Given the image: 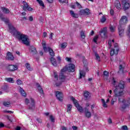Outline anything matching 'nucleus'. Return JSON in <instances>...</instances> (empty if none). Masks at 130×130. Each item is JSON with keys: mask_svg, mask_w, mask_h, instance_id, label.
<instances>
[{"mask_svg": "<svg viewBox=\"0 0 130 130\" xmlns=\"http://www.w3.org/2000/svg\"><path fill=\"white\" fill-rule=\"evenodd\" d=\"M8 27L10 33H11L13 36L17 37L19 40H21L23 43L25 44V45L28 46L30 44L29 42V39L27 36L22 34L20 31H18V30H17V29H16V28L10 23L8 24Z\"/></svg>", "mask_w": 130, "mask_h": 130, "instance_id": "obj_1", "label": "nucleus"}, {"mask_svg": "<svg viewBox=\"0 0 130 130\" xmlns=\"http://www.w3.org/2000/svg\"><path fill=\"white\" fill-rule=\"evenodd\" d=\"M127 17L125 16H123L121 17L119 22V25L118 26L119 35L120 37L123 35V32H124V29L122 28V27H124L126 24H127L128 22Z\"/></svg>", "mask_w": 130, "mask_h": 130, "instance_id": "obj_2", "label": "nucleus"}, {"mask_svg": "<svg viewBox=\"0 0 130 130\" xmlns=\"http://www.w3.org/2000/svg\"><path fill=\"white\" fill-rule=\"evenodd\" d=\"M118 100L120 104V110H121V111H124L125 109L130 105V99L124 100L123 99L119 98Z\"/></svg>", "mask_w": 130, "mask_h": 130, "instance_id": "obj_3", "label": "nucleus"}, {"mask_svg": "<svg viewBox=\"0 0 130 130\" xmlns=\"http://www.w3.org/2000/svg\"><path fill=\"white\" fill-rule=\"evenodd\" d=\"M112 84L115 86L116 89L118 90H123V89H124V85H125L124 81H120L118 85H116V80L115 79H114V78H112Z\"/></svg>", "mask_w": 130, "mask_h": 130, "instance_id": "obj_4", "label": "nucleus"}, {"mask_svg": "<svg viewBox=\"0 0 130 130\" xmlns=\"http://www.w3.org/2000/svg\"><path fill=\"white\" fill-rule=\"evenodd\" d=\"M71 100L73 101L75 107L77 108V110L79 111V112L83 113L84 112V109L83 108V107L81 105H79V103H78V101L77 100L75 99V98L73 96H72L71 98Z\"/></svg>", "mask_w": 130, "mask_h": 130, "instance_id": "obj_5", "label": "nucleus"}, {"mask_svg": "<svg viewBox=\"0 0 130 130\" xmlns=\"http://www.w3.org/2000/svg\"><path fill=\"white\" fill-rule=\"evenodd\" d=\"M118 51H119V47H118V45L117 44H115L114 46V49H111L110 51V55L112 56V55H114V54H118Z\"/></svg>", "mask_w": 130, "mask_h": 130, "instance_id": "obj_6", "label": "nucleus"}, {"mask_svg": "<svg viewBox=\"0 0 130 130\" xmlns=\"http://www.w3.org/2000/svg\"><path fill=\"white\" fill-rule=\"evenodd\" d=\"M128 2H129V0H122V5L123 7V9L124 11L129 9L130 5Z\"/></svg>", "mask_w": 130, "mask_h": 130, "instance_id": "obj_7", "label": "nucleus"}, {"mask_svg": "<svg viewBox=\"0 0 130 130\" xmlns=\"http://www.w3.org/2000/svg\"><path fill=\"white\" fill-rule=\"evenodd\" d=\"M56 97L59 101L62 102L63 101V94L62 92L59 91H56Z\"/></svg>", "mask_w": 130, "mask_h": 130, "instance_id": "obj_8", "label": "nucleus"}, {"mask_svg": "<svg viewBox=\"0 0 130 130\" xmlns=\"http://www.w3.org/2000/svg\"><path fill=\"white\" fill-rule=\"evenodd\" d=\"M114 92L116 97H120L121 96H123V95L124 94V93L123 92V90H120V89H117V88H116L114 90Z\"/></svg>", "mask_w": 130, "mask_h": 130, "instance_id": "obj_9", "label": "nucleus"}, {"mask_svg": "<svg viewBox=\"0 0 130 130\" xmlns=\"http://www.w3.org/2000/svg\"><path fill=\"white\" fill-rule=\"evenodd\" d=\"M119 71H118L119 74H123V70H124L125 64V63L123 61H121L119 63Z\"/></svg>", "mask_w": 130, "mask_h": 130, "instance_id": "obj_10", "label": "nucleus"}, {"mask_svg": "<svg viewBox=\"0 0 130 130\" xmlns=\"http://www.w3.org/2000/svg\"><path fill=\"white\" fill-rule=\"evenodd\" d=\"M23 10L24 11H28L29 12H31L33 11V8L29 7L28 3H26V2L23 1Z\"/></svg>", "mask_w": 130, "mask_h": 130, "instance_id": "obj_11", "label": "nucleus"}, {"mask_svg": "<svg viewBox=\"0 0 130 130\" xmlns=\"http://www.w3.org/2000/svg\"><path fill=\"white\" fill-rule=\"evenodd\" d=\"M84 114L85 116L87 118H90L92 116V114L91 112L89 111V109H87V107L84 108Z\"/></svg>", "mask_w": 130, "mask_h": 130, "instance_id": "obj_12", "label": "nucleus"}, {"mask_svg": "<svg viewBox=\"0 0 130 130\" xmlns=\"http://www.w3.org/2000/svg\"><path fill=\"white\" fill-rule=\"evenodd\" d=\"M8 70L10 72H14V71H17L18 70V67L17 65L11 64L8 67Z\"/></svg>", "mask_w": 130, "mask_h": 130, "instance_id": "obj_13", "label": "nucleus"}, {"mask_svg": "<svg viewBox=\"0 0 130 130\" xmlns=\"http://www.w3.org/2000/svg\"><path fill=\"white\" fill-rule=\"evenodd\" d=\"M75 68H76V67L74 64H69V67L67 68V71L69 73L71 72H75Z\"/></svg>", "mask_w": 130, "mask_h": 130, "instance_id": "obj_14", "label": "nucleus"}, {"mask_svg": "<svg viewBox=\"0 0 130 130\" xmlns=\"http://www.w3.org/2000/svg\"><path fill=\"white\" fill-rule=\"evenodd\" d=\"M107 33V28L104 27L101 31H100V35L102 37H105L106 36V34Z\"/></svg>", "mask_w": 130, "mask_h": 130, "instance_id": "obj_15", "label": "nucleus"}, {"mask_svg": "<svg viewBox=\"0 0 130 130\" xmlns=\"http://www.w3.org/2000/svg\"><path fill=\"white\" fill-rule=\"evenodd\" d=\"M59 79L61 82H66L67 81V76L63 73H60L59 75Z\"/></svg>", "mask_w": 130, "mask_h": 130, "instance_id": "obj_16", "label": "nucleus"}, {"mask_svg": "<svg viewBox=\"0 0 130 130\" xmlns=\"http://www.w3.org/2000/svg\"><path fill=\"white\" fill-rule=\"evenodd\" d=\"M6 58L7 59H8V60H14V58H15V57L13 56L12 53L9 52L7 54Z\"/></svg>", "mask_w": 130, "mask_h": 130, "instance_id": "obj_17", "label": "nucleus"}, {"mask_svg": "<svg viewBox=\"0 0 130 130\" xmlns=\"http://www.w3.org/2000/svg\"><path fill=\"white\" fill-rule=\"evenodd\" d=\"M29 51L32 54H36L37 53V51L36 50V48L33 46H31L29 47Z\"/></svg>", "mask_w": 130, "mask_h": 130, "instance_id": "obj_18", "label": "nucleus"}, {"mask_svg": "<svg viewBox=\"0 0 130 130\" xmlns=\"http://www.w3.org/2000/svg\"><path fill=\"white\" fill-rule=\"evenodd\" d=\"M30 102L31 103V105L29 106V109L30 110H33V109H35V102H34V100L33 99H30Z\"/></svg>", "mask_w": 130, "mask_h": 130, "instance_id": "obj_19", "label": "nucleus"}, {"mask_svg": "<svg viewBox=\"0 0 130 130\" xmlns=\"http://www.w3.org/2000/svg\"><path fill=\"white\" fill-rule=\"evenodd\" d=\"M103 77L105 80H108V77H109V73L106 71H104Z\"/></svg>", "mask_w": 130, "mask_h": 130, "instance_id": "obj_20", "label": "nucleus"}, {"mask_svg": "<svg viewBox=\"0 0 130 130\" xmlns=\"http://www.w3.org/2000/svg\"><path fill=\"white\" fill-rule=\"evenodd\" d=\"M51 63L54 67H57V63L56 62V60L53 57H51L50 58Z\"/></svg>", "mask_w": 130, "mask_h": 130, "instance_id": "obj_21", "label": "nucleus"}, {"mask_svg": "<svg viewBox=\"0 0 130 130\" xmlns=\"http://www.w3.org/2000/svg\"><path fill=\"white\" fill-rule=\"evenodd\" d=\"M19 91L21 95H22V96H23V97H26V96H27V94H26V92H25L24 89L22 88V87H19Z\"/></svg>", "mask_w": 130, "mask_h": 130, "instance_id": "obj_22", "label": "nucleus"}, {"mask_svg": "<svg viewBox=\"0 0 130 130\" xmlns=\"http://www.w3.org/2000/svg\"><path fill=\"white\" fill-rule=\"evenodd\" d=\"M86 76V72L85 71L81 70L80 71V77L79 79H82V78H85Z\"/></svg>", "mask_w": 130, "mask_h": 130, "instance_id": "obj_23", "label": "nucleus"}, {"mask_svg": "<svg viewBox=\"0 0 130 130\" xmlns=\"http://www.w3.org/2000/svg\"><path fill=\"white\" fill-rule=\"evenodd\" d=\"M36 85L39 93H40V94H43V89H42V88L41 87L40 85L39 84V83H37Z\"/></svg>", "mask_w": 130, "mask_h": 130, "instance_id": "obj_24", "label": "nucleus"}, {"mask_svg": "<svg viewBox=\"0 0 130 130\" xmlns=\"http://www.w3.org/2000/svg\"><path fill=\"white\" fill-rule=\"evenodd\" d=\"M70 12L72 17H73V18H79V15L77 13H75V12H74V11L70 10Z\"/></svg>", "mask_w": 130, "mask_h": 130, "instance_id": "obj_25", "label": "nucleus"}, {"mask_svg": "<svg viewBox=\"0 0 130 130\" xmlns=\"http://www.w3.org/2000/svg\"><path fill=\"white\" fill-rule=\"evenodd\" d=\"M0 18L1 20L4 21L6 24H7V23H9V19L5 18V17L3 16V14H0Z\"/></svg>", "mask_w": 130, "mask_h": 130, "instance_id": "obj_26", "label": "nucleus"}, {"mask_svg": "<svg viewBox=\"0 0 130 130\" xmlns=\"http://www.w3.org/2000/svg\"><path fill=\"white\" fill-rule=\"evenodd\" d=\"M84 96L87 99V98H90V97H91V94H90V92L88 91H84Z\"/></svg>", "mask_w": 130, "mask_h": 130, "instance_id": "obj_27", "label": "nucleus"}, {"mask_svg": "<svg viewBox=\"0 0 130 130\" xmlns=\"http://www.w3.org/2000/svg\"><path fill=\"white\" fill-rule=\"evenodd\" d=\"M2 10L4 14H9L10 13V10L5 7H2Z\"/></svg>", "mask_w": 130, "mask_h": 130, "instance_id": "obj_28", "label": "nucleus"}, {"mask_svg": "<svg viewBox=\"0 0 130 130\" xmlns=\"http://www.w3.org/2000/svg\"><path fill=\"white\" fill-rule=\"evenodd\" d=\"M72 108H73V106L71 104H69L67 105V112L68 113H71V111L72 110Z\"/></svg>", "mask_w": 130, "mask_h": 130, "instance_id": "obj_29", "label": "nucleus"}, {"mask_svg": "<svg viewBox=\"0 0 130 130\" xmlns=\"http://www.w3.org/2000/svg\"><path fill=\"white\" fill-rule=\"evenodd\" d=\"M115 4L116 9H120L121 8V5H120L119 1H116Z\"/></svg>", "mask_w": 130, "mask_h": 130, "instance_id": "obj_30", "label": "nucleus"}, {"mask_svg": "<svg viewBox=\"0 0 130 130\" xmlns=\"http://www.w3.org/2000/svg\"><path fill=\"white\" fill-rule=\"evenodd\" d=\"M48 51L51 56H54L55 55L54 52H53V50L51 48H48Z\"/></svg>", "mask_w": 130, "mask_h": 130, "instance_id": "obj_31", "label": "nucleus"}, {"mask_svg": "<svg viewBox=\"0 0 130 130\" xmlns=\"http://www.w3.org/2000/svg\"><path fill=\"white\" fill-rule=\"evenodd\" d=\"M25 67L27 69V70H28V71H32L33 69L32 68H31V66L30 65V64H29V63H25Z\"/></svg>", "mask_w": 130, "mask_h": 130, "instance_id": "obj_32", "label": "nucleus"}, {"mask_svg": "<svg viewBox=\"0 0 130 130\" xmlns=\"http://www.w3.org/2000/svg\"><path fill=\"white\" fill-rule=\"evenodd\" d=\"M3 105L5 106V107H10V105H11V103L10 102H4Z\"/></svg>", "mask_w": 130, "mask_h": 130, "instance_id": "obj_33", "label": "nucleus"}, {"mask_svg": "<svg viewBox=\"0 0 130 130\" xmlns=\"http://www.w3.org/2000/svg\"><path fill=\"white\" fill-rule=\"evenodd\" d=\"M6 81H7V82H9V83H15L14 79L12 78H6Z\"/></svg>", "mask_w": 130, "mask_h": 130, "instance_id": "obj_34", "label": "nucleus"}, {"mask_svg": "<svg viewBox=\"0 0 130 130\" xmlns=\"http://www.w3.org/2000/svg\"><path fill=\"white\" fill-rule=\"evenodd\" d=\"M61 48L64 49L67 46H68V43H63L60 45Z\"/></svg>", "mask_w": 130, "mask_h": 130, "instance_id": "obj_35", "label": "nucleus"}, {"mask_svg": "<svg viewBox=\"0 0 130 130\" xmlns=\"http://www.w3.org/2000/svg\"><path fill=\"white\" fill-rule=\"evenodd\" d=\"M101 101H102V103L103 104V106L104 107H105V108H106V107H107V104L105 102V100H104V99H102Z\"/></svg>", "mask_w": 130, "mask_h": 130, "instance_id": "obj_36", "label": "nucleus"}, {"mask_svg": "<svg viewBox=\"0 0 130 130\" xmlns=\"http://www.w3.org/2000/svg\"><path fill=\"white\" fill-rule=\"evenodd\" d=\"M84 14L85 15H90L91 14V12H90V10L89 9L87 8L84 9Z\"/></svg>", "mask_w": 130, "mask_h": 130, "instance_id": "obj_37", "label": "nucleus"}, {"mask_svg": "<svg viewBox=\"0 0 130 130\" xmlns=\"http://www.w3.org/2000/svg\"><path fill=\"white\" fill-rule=\"evenodd\" d=\"M54 76L55 81H57L58 80V75L57 74V73L56 72H54Z\"/></svg>", "mask_w": 130, "mask_h": 130, "instance_id": "obj_38", "label": "nucleus"}, {"mask_svg": "<svg viewBox=\"0 0 130 130\" xmlns=\"http://www.w3.org/2000/svg\"><path fill=\"white\" fill-rule=\"evenodd\" d=\"M37 2H38L40 6H41V7H42V8H43L44 7V3H43V2H42V1H41V0H37Z\"/></svg>", "mask_w": 130, "mask_h": 130, "instance_id": "obj_39", "label": "nucleus"}, {"mask_svg": "<svg viewBox=\"0 0 130 130\" xmlns=\"http://www.w3.org/2000/svg\"><path fill=\"white\" fill-rule=\"evenodd\" d=\"M80 35H81V38H83V39H85L86 36L85 35V32H84V31H81Z\"/></svg>", "mask_w": 130, "mask_h": 130, "instance_id": "obj_40", "label": "nucleus"}, {"mask_svg": "<svg viewBox=\"0 0 130 130\" xmlns=\"http://www.w3.org/2000/svg\"><path fill=\"white\" fill-rule=\"evenodd\" d=\"M114 43V40H112V41L111 40H109L108 41V44L109 45V48H111V46H112V45L111 43Z\"/></svg>", "mask_w": 130, "mask_h": 130, "instance_id": "obj_41", "label": "nucleus"}, {"mask_svg": "<svg viewBox=\"0 0 130 130\" xmlns=\"http://www.w3.org/2000/svg\"><path fill=\"white\" fill-rule=\"evenodd\" d=\"M99 38V36L98 35L95 36L93 40V42H94V43H97V40H98Z\"/></svg>", "mask_w": 130, "mask_h": 130, "instance_id": "obj_42", "label": "nucleus"}, {"mask_svg": "<svg viewBox=\"0 0 130 130\" xmlns=\"http://www.w3.org/2000/svg\"><path fill=\"white\" fill-rule=\"evenodd\" d=\"M117 99L116 98H113L112 99L111 101V104L112 105H114L115 102H116Z\"/></svg>", "mask_w": 130, "mask_h": 130, "instance_id": "obj_43", "label": "nucleus"}, {"mask_svg": "<svg viewBox=\"0 0 130 130\" xmlns=\"http://www.w3.org/2000/svg\"><path fill=\"white\" fill-rule=\"evenodd\" d=\"M105 21H106V18L105 16H103L101 19V22L102 23H105Z\"/></svg>", "mask_w": 130, "mask_h": 130, "instance_id": "obj_44", "label": "nucleus"}, {"mask_svg": "<svg viewBox=\"0 0 130 130\" xmlns=\"http://www.w3.org/2000/svg\"><path fill=\"white\" fill-rule=\"evenodd\" d=\"M49 119H50L52 122H54V117L53 116H52V115L49 116Z\"/></svg>", "mask_w": 130, "mask_h": 130, "instance_id": "obj_45", "label": "nucleus"}, {"mask_svg": "<svg viewBox=\"0 0 130 130\" xmlns=\"http://www.w3.org/2000/svg\"><path fill=\"white\" fill-rule=\"evenodd\" d=\"M59 3H61V4H68L69 3V1L68 0H59Z\"/></svg>", "mask_w": 130, "mask_h": 130, "instance_id": "obj_46", "label": "nucleus"}, {"mask_svg": "<svg viewBox=\"0 0 130 130\" xmlns=\"http://www.w3.org/2000/svg\"><path fill=\"white\" fill-rule=\"evenodd\" d=\"M96 59L98 60V61H100V56H99V55L95 53V54Z\"/></svg>", "mask_w": 130, "mask_h": 130, "instance_id": "obj_47", "label": "nucleus"}, {"mask_svg": "<svg viewBox=\"0 0 130 130\" xmlns=\"http://www.w3.org/2000/svg\"><path fill=\"white\" fill-rule=\"evenodd\" d=\"M17 84L18 85H23V82L21 80L18 79L17 80Z\"/></svg>", "mask_w": 130, "mask_h": 130, "instance_id": "obj_48", "label": "nucleus"}, {"mask_svg": "<svg viewBox=\"0 0 130 130\" xmlns=\"http://www.w3.org/2000/svg\"><path fill=\"white\" fill-rule=\"evenodd\" d=\"M67 71H68L67 68H64L62 69H61V73L62 74H63V73H65L66 72H67Z\"/></svg>", "mask_w": 130, "mask_h": 130, "instance_id": "obj_49", "label": "nucleus"}, {"mask_svg": "<svg viewBox=\"0 0 130 130\" xmlns=\"http://www.w3.org/2000/svg\"><path fill=\"white\" fill-rule=\"evenodd\" d=\"M45 52H48V48H50L49 47H46V46H44V47H43Z\"/></svg>", "mask_w": 130, "mask_h": 130, "instance_id": "obj_50", "label": "nucleus"}, {"mask_svg": "<svg viewBox=\"0 0 130 130\" xmlns=\"http://www.w3.org/2000/svg\"><path fill=\"white\" fill-rule=\"evenodd\" d=\"M76 6H77V8H78V9H81V8H82V6H81V4H80V3H79V2H76Z\"/></svg>", "mask_w": 130, "mask_h": 130, "instance_id": "obj_51", "label": "nucleus"}, {"mask_svg": "<svg viewBox=\"0 0 130 130\" xmlns=\"http://www.w3.org/2000/svg\"><path fill=\"white\" fill-rule=\"evenodd\" d=\"M121 129H122V130H128V128H127V126L123 125L121 127Z\"/></svg>", "mask_w": 130, "mask_h": 130, "instance_id": "obj_52", "label": "nucleus"}, {"mask_svg": "<svg viewBox=\"0 0 130 130\" xmlns=\"http://www.w3.org/2000/svg\"><path fill=\"white\" fill-rule=\"evenodd\" d=\"M79 13H80V15H85V10H84V9L81 10L79 11Z\"/></svg>", "mask_w": 130, "mask_h": 130, "instance_id": "obj_53", "label": "nucleus"}, {"mask_svg": "<svg viewBox=\"0 0 130 130\" xmlns=\"http://www.w3.org/2000/svg\"><path fill=\"white\" fill-rule=\"evenodd\" d=\"M5 113H14V112L12 111H7V110H4L3 111Z\"/></svg>", "mask_w": 130, "mask_h": 130, "instance_id": "obj_54", "label": "nucleus"}, {"mask_svg": "<svg viewBox=\"0 0 130 130\" xmlns=\"http://www.w3.org/2000/svg\"><path fill=\"white\" fill-rule=\"evenodd\" d=\"M110 30L111 32H114V31H115V28L113 27L112 26H110Z\"/></svg>", "mask_w": 130, "mask_h": 130, "instance_id": "obj_55", "label": "nucleus"}, {"mask_svg": "<svg viewBox=\"0 0 130 130\" xmlns=\"http://www.w3.org/2000/svg\"><path fill=\"white\" fill-rule=\"evenodd\" d=\"M66 60H67V61H69V62H71V61H72V59L71 58L66 57Z\"/></svg>", "mask_w": 130, "mask_h": 130, "instance_id": "obj_56", "label": "nucleus"}, {"mask_svg": "<svg viewBox=\"0 0 130 130\" xmlns=\"http://www.w3.org/2000/svg\"><path fill=\"white\" fill-rule=\"evenodd\" d=\"M61 85V82L56 83L55 85L56 87H59Z\"/></svg>", "mask_w": 130, "mask_h": 130, "instance_id": "obj_57", "label": "nucleus"}, {"mask_svg": "<svg viewBox=\"0 0 130 130\" xmlns=\"http://www.w3.org/2000/svg\"><path fill=\"white\" fill-rule=\"evenodd\" d=\"M53 36V32H51V34L50 35V37H49V39H52V37Z\"/></svg>", "mask_w": 130, "mask_h": 130, "instance_id": "obj_58", "label": "nucleus"}, {"mask_svg": "<svg viewBox=\"0 0 130 130\" xmlns=\"http://www.w3.org/2000/svg\"><path fill=\"white\" fill-rule=\"evenodd\" d=\"M72 128H73V130H77L78 129V127H77L76 126H73Z\"/></svg>", "mask_w": 130, "mask_h": 130, "instance_id": "obj_59", "label": "nucleus"}, {"mask_svg": "<svg viewBox=\"0 0 130 130\" xmlns=\"http://www.w3.org/2000/svg\"><path fill=\"white\" fill-rule=\"evenodd\" d=\"M91 108L92 111H93V109H94V108H95V105H92L91 106Z\"/></svg>", "mask_w": 130, "mask_h": 130, "instance_id": "obj_60", "label": "nucleus"}, {"mask_svg": "<svg viewBox=\"0 0 130 130\" xmlns=\"http://www.w3.org/2000/svg\"><path fill=\"white\" fill-rule=\"evenodd\" d=\"M108 122L110 124L112 123V120L110 118L108 120Z\"/></svg>", "mask_w": 130, "mask_h": 130, "instance_id": "obj_61", "label": "nucleus"}, {"mask_svg": "<svg viewBox=\"0 0 130 130\" xmlns=\"http://www.w3.org/2000/svg\"><path fill=\"white\" fill-rule=\"evenodd\" d=\"M71 8H72V9H76V5H71L70 6Z\"/></svg>", "mask_w": 130, "mask_h": 130, "instance_id": "obj_62", "label": "nucleus"}, {"mask_svg": "<svg viewBox=\"0 0 130 130\" xmlns=\"http://www.w3.org/2000/svg\"><path fill=\"white\" fill-rule=\"evenodd\" d=\"M61 130H67V127H66L64 126H62L61 127Z\"/></svg>", "mask_w": 130, "mask_h": 130, "instance_id": "obj_63", "label": "nucleus"}, {"mask_svg": "<svg viewBox=\"0 0 130 130\" xmlns=\"http://www.w3.org/2000/svg\"><path fill=\"white\" fill-rule=\"evenodd\" d=\"M15 129L16 130H21V127L17 126Z\"/></svg>", "mask_w": 130, "mask_h": 130, "instance_id": "obj_64", "label": "nucleus"}]
</instances>
